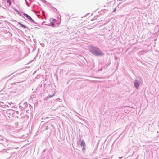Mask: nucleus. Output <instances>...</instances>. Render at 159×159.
Segmentation results:
<instances>
[{
	"label": "nucleus",
	"instance_id": "obj_1",
	"mask_svg": "<svg viewBox=\"0 0 159 159\" xmlns=\"http://www.w3.org/2000/svg\"><path fill=\"white\" fill-rule=\"evenodd\" d=\"M89 49L90 52L95 56H102L104 55L102 51L96 46L90 45L89 47Z\"/></svg>",
	"mask_w": 159,
	"mask_h": 159
},
{
	"label": "nucleus",
	"instance_id": "obj_2",
	"mask_svg": "<svg viewBox=\"0 0 159 159\" xmlns=\"http://www.w3.org/2000/svg\"><path fill=\"white\" fill-rule=\"evenodd\" d=\"M23 15L25 17L27 18L30 21V22L32 25L36 26L38 25H39V24L36 22L34 21L32 19V18L28 14L23 13Z\"/></svg>",
	"mask_w": 159,
	"mask_h": 159
},
{
	"label": "nucleus",
	"instance_id": "obj_3",
	"mask_svg": "<svg viewBox=\"0 0 159 159\" xmlns=\"http://www.w3.org/2000/svg\"><path fill=\"white\" fill-rule=\"evenodd\" d=\"M138 78L139 79V80L136 79L134 80V86L136 89L138 88L141 84V80L142 78L140 77H139Z\"/></svg>",
	"mask_w": 159,
	"mask_h": 159
},
{
	"label": "nucleus",
	"instance_id": "obj_4",
	"mask_svg": "<svg viewBox=\"0 0 159 159\" xmlns=\"http://www.w3.org/2000/svg\"><path fill=\"white\" fill-rule=\"evenodd\" d=\"M22 107L24 109V111H27L29 110V109H30V107H28V104L27 102H25L24 103L21 104Z\"/></svg>",
	"mask_w": 159,
	"mask_h": 159
},
{
	"label": "nucleus",
	"instance_id": "obj_5",
	"mask_svg": "<svg viewBox=\"0 0 159 159\" xmlns=\"http://www.w3.org/2000/svg\"><path fill=\"white\" fill-rule=\"evenodd\" d=\"M7 141V140L6 138H1L0 139V144L4 146Z\"/></svg>",
	"mask_w": 159,
	"mask_h": 159
},
{
	"label": "nucleus",
	"instance_id": "obj_6",
	"mask_svg": "<svg viewBox=\"0 0 159 159\" xmlns=\"http://www.w3.org/2000/svg\"><path fill=\"white\" fill-rule=\"evenodd\" d=\"M79 143H80V145L82 147H86V144L84 140L80 139L79 140V142H77V143L78 144Z\"/></svg>",
	"mask_w": 159,
	"mask_h": 159
},
{
	"label": "nucleus",
	"instance_id": "obj_7",
	"mask_svg": "<svg viewBox=\"0 0 159 159\" xmlns=\"http://www.w3.org/2000/svg\"><path fill=\"white\" fill-rule=\"evenodd\" d=\"M18 24L20 25L22 27L24 28V29L27 28L28 30H29V31H30V28H29L28 27H27L25 25L21 23H20V22H18Z\"/></svg>",
	"mask_w": 159,
	"mask_h": 159
},
{
	"label": "nucleus",
	"instance_id": "obj_8",
	"mask_svg": "<svg viewBox=\"0 0 159 159\" xmlns=\"http://www.w3.org/2000/svg\"><path fill=\"white\" fill-rule=\"evenodd\" d=\"M47 5H48V7H49L51 8L52 9H56V11H57V9H56L54 7H53L52 6V5L51 4L49 3L48 2V3L47 4Z\"/></svg>",
	"mask_w": 159,
	"mask_h": 159
},
{
	"label": "nucleus",
	"instance_id": "obj_9",
	"mask_svg": "<svg viewBox=\"0 0 159 159\" xmlns=\"http://www.w3.org/2000/svg\"><path fill=\"white\" fill-rule=\"evenodd\" d=\"M111 63V62H108L107 64H106L104 67L105 69H107V67L110 65Z\"/></svg>",
	"mask_w": 159,
	"mask_h": 159
},
{
	"label": "nucleus",
	"instance_id": "obj_10",
	"mask_svg": "<svg viewBox=\"0 0 159 159\" xmlns=\"http://www.w3.org/2000/svg\"><path fill=\"white\" fill-rule=\"evenodd\" d=\"M0 152L2 154L8 153V152H7L6 149H4L2 151H0Z\"/></svg>",
	"mask_w": 159,
	"mask_h": 159
},
{
	"label": "nucleus",
	"instance_id": "obj_11",
	"mask_svg": "<svg viewBox=\"0 0 159 159\" xmlns=\"http://www.w3.org/2000/svg\"><path fill=\"white\" fill-rule=\"evenodd\" d=\"M7 3H8L9 6H10L11 4V2L10 0H7Z\"/></svg>",
	"mask_w": 159,
	"mask_h": 159
},
{
	"label": "nucleus",
	"instance_id": "obj_12",
	"mask_svg": "<svg viewBox=\"0 0 159 159\" xmlns=\"http://www.w3.org/2000/svg\"><path fill=\"white\" fill-rule=\"evenodd\" d=\"M19 109H20V110L21 111H23L24 110V109L22 107V105H19Z\"/></svg>",
	"mask_w": 159,
	"mask_h": 159
},
{
	"label": "nucleus",
	"instance_id": "obj_13",
	"mask_svg": "<svg viewBox=\"0 0 159 159\" xmlns=\"http://www.w3.org/2000/svg\"><path fill=\"white\" fill-rule=\"evenodd\" d=\"M41 1L43 2L44 3H45V4H46V5L48 3V2H47V1H46V0H41Z\"/></svg>",
	"mask_w": 159,
	"mask_h": 159
},
{
	"label": "nucleus",
	"instance_id": "obj_14",
	"mask_svg": "<svg viewBox=\"0 0 159 159\" xmlns=\"http://www.w3.org/2000/svg\"><path fill=\"white\" fill-rule=\"evenodd\" d=\"M50 26H52L53 27H55V24H54V23L53 22H52L51 23H50Z\"/></svg>",
	"mask_w": 159,
	"mask_h": 159
},
{
	"label": "nucleus",
	"instance_id": "obj_15",
	"mask_svg": "<svg viewBox=\"0 0 159 159\" xmlns=\"http://www.w3.org/2000/svg\"><path fill=\"white\" fill-rule=\"evenodd\" d=\"M21 73H16V74H15L13 76V77H15V76H17L20 74H21Z\"/></svg>",
	"mask_w": 159,
	"mask_h": 159
},
{
	"label": "nucleus",
	"instance_id": "obj_16",
	"mask_svg": "<svg viewBox=\"0 0 159 159\" xmlns=\"http://www.w3.org/2000/svg\"><path fill=\"white\" fill-rule=\"evenodd\" d=\"M16 12L18 13V14H19L21 16H22L20 12L17 10H16Z\"/></svg>",
	"mask_w": 159,
	"mask_h": 159
},
{
	"label": "nucleus",
	"instance_id": "obj_17",
	"mask_svg": "<svg viewBox=\"0 0 159 159\" xmlns=\"http://www.w3.org/2000/svg\"><path fill=\"white\" fill-rule=\"evenodd\" d=\"M83 148H82V151L83 152H84L85 150V147H83Z\"/></svg>",
	"mask_w": 159,
	"mask_h": 159
},
{
	"label": "nucleus",
	"instance_id": "obj_18",
	"mask_svg": "<svg viewBox=\"0 0 159 159\" xmlns=\"http://www.w3.org/2000/svg\"><path fill=\"white\" fill-rule=\"evenodd\" d=\"M54 95V94H52L51 95H48V97H49V98H50L51 97H53Z\"/></svg>",
	"mask_w": 159,
	"mask_h": 159
},
{
	"label": "nucleus",
	"instance_id": "obj_19",
	"mask_svg": "<svg viewBox=\"0 0 159 159\" xmlns=\"http://www.w3.org/2000/svg\"><path fill=\"white\" fill-rule=\"evenodd\" d=\"M49 98V97H48V96L47 97H45L44 98V100H48V99Z\"/></svg>",
	"mask_w": 159,
	"mask_h": 159
},
{
	"label": "nucleus",
	"instance_id": "obj_20",
	"mask_svg": "<svg viewBox=\"0 0 159 159\" xmlns=\"http://www.w3.org/2000/svg\"><path fill=\"white\" fill-rule=\"evenodd\" d=\"M49 98V97H48V96L47 97H45L44 98V100H48V99Z\"/></svg>",
	"mask_w": 159,
	"mask_h": 159
},
{
	"label": "nucleus",
	"instance_id": "obj_21",
	"mask_svg": "<svg viewBox=\"0 0 159 159\" xmlns=\"http://www.w3.org/2000/svg\"><path fill=\"white\" fill-rule=\"evenodd\" d=\"M25 0V2H26V5L28 6H29V3H28V2L27 1V0Z\"/></svg>",
	"mask_w": 159,
	"mask_h": 159
},
{
	"label": "nucleus",
	"instance_id": "obj_22",
	"mask_svg": "<svg viewBox=\"0 0 159 159\" xmlns=\"http://www.w3.org/2000/svg\"><path fill=\"white\" fill-rule=\"evenodd\" d=\"M56 19H53V20H52V22H53V23L56 22Z\"/></svg>",
	"mask_w": 159,
	"mask_h": 159
},
{
	"label": "nucleus",
	"instance_id": "obj_23",
	"mask_svg": "<svg viewBox=\"0 0 159 159\" xmlns=\"http://www.w3.org/2000/svg\"><path fill=\"white\" fill-rule=\"evenodd\" d=\"M116 11V8H115L112 11L113 13L115 12Z\"/></svg>",
	"mask_w": 159,
	"mask_h": 159
},
{
	"label": "nucleus",
	"instance_id": "obj_24",
	"mask_svg": "<svg viewBox=\"0 0 159 159\" xmlns=\"http://www.w3.org/2000/svg\"><path fill=\"white\" fill-rule=\"evenodd\" d=\"M45 25H47V26H50V23L48 24H44Z\"/></svg>",
	"mask_w": 159,
	"mask_h": 159
},
{
	"label": "nucleus",
	"instance_id": "obj_25",
	"mask_svg": "<svg viewBox=\"0 0 159 159\" xmlns=\"http://www.w3.org/2000/svg\"><path fill=\"white\" fill-rule=\"evenodd\" d=\"M15 72H14L12 74H10V75H9V76H8V77H10V76H11V75H12L13 74H15Z\"/></svg>",
	"mask_w": 159,
	"mask_h": 159
},
{
	"label": "nucleus",
	"instance_id": "obj_26",
	"mask_svg": "<svg viewBox=\"0 0 159 159\" xmlns=\"http://www.w3.org/2000/svg\"><path fill=\"white\" fill-rule=\"evenodd\" d=\"M30 97L31 98H34V95H32L30 96Z\"/></svg>",
	"mask_w": 159,
	"mask_h": 159
},
{
	"label": "nucleus",
	"instance_id": "obj_27",
	"mask_svg": "<svg viewBox=\"0 0 159 159\" xmlns=\"http://www.w3.org/2000/svg\"><path fill=\"white\" fill-rule=\"evenodd\" d=\"M16 112L17 114H18L19 113V111H16Z\"/></svg>",
	"mask_w": 159,
	"mask_h": 159
},
{
	"label": "nucleus",
	"instance_id": "obj_28",
	"mask_svg": "<svg viewBox=\"0 0 159 159\" xmlns=\"http://www.w3.org/2000/svg\"><path fill=\"white\" fill-rule=\"evenodd\" d=\"M45 129L47 130L48 129V127L46 126V127L45 128Z\"/></svg>",
	"mask_w": 159,
	"mask_h": 159
},
{
	"label": "nucleus",
	"instance_id": "obj_29",
	"mask_svg": "<svg viewBox=\"0 0 159 159\" xmlns=\"http://www.w3.org/2000/svg\"><path fill=\"white\" fill-rule=\"evenodd\" d=\"M122 157H119V158H122Z\"/></svg>",
	"mask_w": 159,
	"mask_h": 159
},
{
	"label": "nucleus",
	"instance_id": "obj_30",
	"mask_svg": "<svg viewBox=\"0 0 159 159\" xmlns=\"http://www.w3.org/2000/svg\"><path fill=\"white\" fill-rule=\"evenodd\" d=\"M53 9L54 11H55V10H56V9Z\"/></svg>",
	"mask_w": 159,
	"mask_h": 159
},
{
	"label": "nucleus",
	"instance_id": "obj_31",
	"mask_svg": "<svg viewBox=\"0 0 159 159\" xmlns=\"http://www.w3.org/2000/svg\"><path fill=\"white\" fill-rule=\"evenodd\" d=\"M36 28H38L37 27H35V29H36Z\"/></svg>",
	"mask_w": 159,
	"mask_h": 159
},
{
	"label": "nucleus",
	"instance_id": "obj_32",
	"mask_svg": "<svg viewBox=\"0 0 159 159\" xmlns=\"http://www.w3.org/2000/svg\"><path fill=\"white\" fill-rule=\"evenodd\" d=\"M45 23V22H43L42 24H43V23Z\"/></svg>",
	"mask_w": 159,
	"mask_h": 159
},
{
	"label": "nucleus",
	"instance_id": "obj_33",
	"mask_svg": "<svg viewBox=\"0 0 159 159\" xmlns=\"http://www.w3.org/2000/svg\"><path fill=\"white\" fill-rule=\"evenodd\" d=\"M35 72H36V71H35V72H34V74L35 73Z\"/></svg>",
	"mask_w": 159,
	"mask_h": 159
},
{
	"label": "nucleus",
	"instance_id": "obj_34",
	"mask_svg": "<svg viewBox=\"0 0 159 159\" xmlns=\"http://www.w3.org/2000/svg\"><path fill=\"white\" fill-rule=\"evenodd\" d=\"M31 106V105L30 104H29V106Z\"/></svg>",
	"mask_w": 159,
	"mask_h": 159
}]
</instances>
